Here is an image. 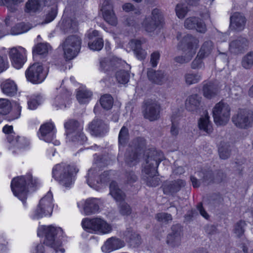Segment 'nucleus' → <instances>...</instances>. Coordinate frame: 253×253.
Wrapping results in <instances>:
<instances>
[{
    "mask_svg": "<svg viewBox=\"0 0 253 253\" xmlns=\"http://www.w3.org/2000/svg\"><path fill=\"white\" fill-rule=\"evenodd\" d=\"M37 185L36 180L33 179L31 174H28L13 178L11 182V188L14 196L25 204L29 192V189L35 191Z\"/></svg>",
    "mask_w": 253,
    "mask_h": 253,
    "instance_id": "obj_1",
    "label": "nucleus"
},
{
    "mask_svg": "<svg viewBox=\"0 0 253 253\" xmlns=\"http://www.w3.org/2000/svg\"><path fill=\"white\" fill-rule=\"evenodd\" d=\"M78 171L74 166L61 163L56 165L52 169V177L65 187H70L74 182V174Z\"/></svg>",
    "mask_w": 253,
    "mask_h": 253,
    "instance_id": "obj_2",
    "label": "nucleus"
},
{
    "mask_svg": "<svg viewBox=\"0 0 253 253\" xmlns=\"http://www.w3.org/2000/svg\"><path fill=\"white\" fill-rule=\"evenodd\" d=\"M63 231L61 228H57L52 225H43L39 227L38 231V235L40 237H44L43 243L47 246L52 248L56 253L60 251L63 253L65 252L64 249L58 248L61 245V242L58 240V235H61Z\"/></svg>",
    "mask_w": 253,
    "mask_h": 253,
    "instance_id": "obj_3",
    "label": "nucleus"
},
{
    "mask_svg": "<svg viewBox=\"0 0 253 253\" xmlns=\"http://www.w3.org/2000/svg\"><path fill=\"white\" fill-rule=\"evenodd\" d=\"M198 42V40L191 35L184 36L179 44V48L183 51L184 55L175 57L174 61L180 64L188 62L196 52Z\"/></svg>",
    "mask_w": 253,
    "mask_h": 253,
    "instance_id": "obj_4",
    "label": "nucleus"
},
{
    "mask_svg": "<svg viewBox=\"0 0 253 253\" xmlns=\"http://www.w3.org/2000/svg\"><path fill=\"white\" fill-rule=\"evenodd\" d=\"M83 228L88 232L106 234L111 232L112 227L104 219L96 217L93 218H85L82 222Z\"/></svg>",
    "mask_w": 253,
    "mask_h": 253,
    "instance_id": "obj_5",
    "label": "nucleus"
},
{
    "mask_svg": "<svg viewBox=\"0 0 253 253\" xmlns=\"http://www.w3.org/2000/svg\"><path fill=\"white\" fill-rule=\"evenodd\" d=\"M110 193L118 202L120 213L123 216H129L132 213V209L127 203L125 201V194L119 188L117 183L113 181L110 184Z\"/></svg>",
    "mask_w": 253,
    "mask_h": 253,
    "instance_id": "obj_6",
    "label": "nucleus"
},
{
    "mask_svg": "<svg viewBox=\"0 0 253 253\" xmlns=\"http://www.w3.org/2000/svg\"><path fill=\"white\" fill-rule=\"evenodd\" d=\"M81 44L82 40L77 35L69 36L65 40L62 45L66 60H71L77 56L80 51Z\"/></svg>",
    "mask_w": 253,
    "mask_h": 253,
    "instance_id": "obj_7",
    "label": "nucleus"
},
{
    "mask_svg": "<svg viewBox=\"0 0 253 253\" xmlns=\"http://www.w3.org/2000/svg\"><path fill=\"white\" fill-rule=\"evenodd\" d=\"M145 155L146 158L144 165V172L145 173H150L151 172L153 174L157 173V168L163 160V153L154 149H150L148 150Z\"/></svg>",
    "mask_w": 253,
    "mask_h": 253,
    "instance_id": "obj_8",
    "label": "nucleus"
},
{
    "mask_svg": "<svg viewBox=\"0 0 253 253\" xmlns=\"http://www.w3.org/2000/svg\"><path fill=\"white\" fill-rule=\"evenodd\" d=\"M230 108L227 103L220 102L217 103L212 110L214 123L217 125H225L229 120Z\"/></svg>",
    "mask_w": 253,
    "mask_h": 253,
    "instance_id": "obj_9",
    "label": "nucleus"
},
{
    "mask_svg": "<svg viewBox=\"0 0 253 253\" xmlns=\"http://www.w3.org/2000/svg\"><path fill=\"white\" fill-rule=\"evenodd\" d=\"M99 169L96 167L90 168L86 176V181L88 185L96 190H98L101 187L102 183H105L109 179V173L104 171L98 175V172Z\"/></svg>",
    "mask_w": 253,
    "mask_h": 253,
    "instance_id": "obj_10",
    "label": "nucleus"
},
{
    "mask_svg": "<svg viewBox=\"0 0 253 253\" xmlns=\"http://www.w3.org/2000/svg\"><path fill=\"white\" fill-rule=\"evenodd\" d=\"M142 113L144 118L150 121H155L160 117V104L156 101L147 99L144 101Z\"/></svg>",
    "mask_w": 253,
    "mask_h": 253,
    "instance_id": "obj_11",
    "label": "nucleus"
},
{
    "mask_svg": "<svg viewBox=\"0 0 253 253\" xmlns=\"http://www.w3.org/2000/svg\"><path fill=\"white\" fill-rule=\"evenodd\" d=\"M52 201V193L48 192L44 197L41 199L35 211L34 217L38 219L48 215H51L53 209Z\"/></svg>",
    "mask_w": 253,
    "mask_h": 253,
    "instance_id": "obj_12",
    "label": "nucleus"
},
{
    "mask_svg": "<svg viewBox=\"0 0 253 253\" xmlns=\"http://www.w3.org/2000/svg\"><path fill=\"white\" fill-rule=\"evenodd\" d=\"M66 129V136L69 141H76L74 133L80 137V141H86L87 138L83 133V126L77 121L70 120L64 124Z\"/></svg>",
    "mask_w": 253,
    "mask_h": 253,
    "instance_id": "obj_13",
    "label": "nucleus"
},
{
    "mask_svg": "<svg viewBox=\"0 0 253 253\" xmlns=\"http://www.w3.org/2000/svg\"><path fill=\"white\" fill-rule=\"evenodd\" d=\"M25 74L27 80L33 84L42 83L46 76V73L43 72L42 66L39 63L30 66Z\"/></svg>",
    "mask_w": 253,
    "mask_h": 253,
    "instance_id": "obj_14",
    "label": "nucleus"
},
{
    "mask_svg": "<svg viewBox=\"0 0 253 253\" xmlns=\"http://www.w3.org/2000/svg\"><path fill=\"white\" fill-rule=\"evenodd\" d=\"M253 113L251 111L245 109H240L232 118L233 124L240 128H247L251 126L252 121Z\"/></svg>",
    "mask_w": 253,
    "mask_h": 253,
    "instance_id": "obj_15",
    "label": "nucleus"
},
{
    "mask_svg": "<svg viewBox=\"0 0 253 253\" xmlns=\"http://www.w3.org/2000/svg\"><path fill=\"white\" fill-rule=\"evenodd\" d=\"M249 46V41L247 39L243 37L230 41L229 43V51L233 54L238 55L245 52Z\"/></svg>",
    "mask_w": 253,
    "mask_h": 253,
    "instance_id": "obj_16",
    "label": "nucleus"
},
{
    "mask_svg": "<svg viewBox=\"0 0 253 253\" xmlns=\"http://www.w3.org/2000/svg\"><path fill=\"white\" fill-rule=\"evenodd\" d=\"M202 97L197 94L189 96L185 101L186 109L193 114L201 113Z\"/></svg>",
    "mask_w": 253,
    "mask_h": 253,
    "instance_id": "obj_17",
    "label": "nucleus"
},
{
    "mask_svg": "<svg viewBox=\"0 0 253 253\" xmlns=\"http://www.w3.org/2000/svg\"><path fill=\"white\" fill-rule=\"evenodd\" d=\"M112 8L113 6L110 0H105L101 8L103 17L105 20L109 24L115 26L117 24V20Z\"/></svg>",
    "mask_w": 253,
    "mask_h": 253,
    "instance_id": "obj_18",
    "label": "nucleus"
},
{
    "mask_svg": "<svg viewBox=\"0 0 253 253\" xmlns=\"http://www.w3.org/2000/svg\"><path fill=\"white\" fill-rule=\"evenodd\" d=\"M147 76L151 82L159 85L165 84L169 79V75L164 71H155L152 69L148 70Z\"/></svg>",
    "mask_w": 253,
    "mask_h": 253,
    "instance_id": "obj_19",
    "label": "nucleus"
},
{
    "mask_svg": "<svg viewBox=\"0 0 253 253\" xmlns=\"http://www.w3.org/2000/svg\"><path fill=\"white\" fill-rule=\"evenodd\" d=\"M125 246V243L119 238L112 237L108 239L101 247V250L105 253H110Z\"/></svg>",
    "mask_w": 253,
    "mask_h": 253,
    "instance_id": "obj_20",
    "label": "nucleus"
},
{
    "mask_svg": "<svg viewBox=\"0 0 253 253\" xmlns=\"http://www.w3.org/2000/svg\"><path fill=\"white\" fill-rule=\"evenodd\" d=\"M184 26L187 29H196L201 33H205L207 31L205 24L199 18L196 17L187 18L185 20Z\"/></svg>",
    "mask_w": 253,
    "mask_h": 253,
    "instance_id": "obj_21",
    "label": "nucleus"
},
{
    "mask_svg": "<svg viewBox=\"0 0 253 253\" xmlns=\"http://www.w3.org/2000/svg\"><path fill=\"white\" fill-rule=\"evenodd\" d=\"M9 56L14 67L16 69L21 68L26 60L25 55L16 47L10 49Z\"/></svg>",
    "mask_w": 253,
    "mask_h": 253,
    "instance_id": "obj_22",
    "label": "nucleus"
},
{
    "mask_svg": "<svg viewBox=\"0 0 253 253\" xmlns=\"http://www.w3.org/2000/svg\"><path fill=\"white\" fill-rule=\"evenodd\" d=\"M186 182L182 179H177L165 183L163 186V192L166 195L177 193L185 186Z\"/></svg>",
    "mask_w": 253,
    "mask_h": 253,
    "instance_id": "obj_23",
    "label": "nucleus"
},
{
    "mask_svg": "<svg viewBox=\"0 0 253 253\" xmlns=\"http://www.w3.org/2000/svg\"><path fill=\"white\" fill-rule=\"evenodd\" d=\"M54 126L51 123H46L41 126L39 137L40 139L50 142L53 139L54 131Z\"/></svg>",
    "mask_w": 253,
    "mask_h": 253,
    "instance_id": "obj_24",
    "label": "nucleus"
},
{
    "mask_svg": "<svg viewBox=\"0 0 253 253\" xmlns=\"http://www.w3.org/2000/svg\"><path fill=\"white\" fill-rule=\"evenodd\" d=\"M89 128L92 135L97 136L106 133L108 126L102 120L96 119L89 124Z\"/></svg>",
    "mask_w": 253,
    "mask_h": 253,
    "instance_id": "obj_25",
    "label": "nucleus"
},
{
    "mask_svg": "<svg viewBox=\"0 0 253 253\" xmlns=\"http://www.w3.org/2000/svg\"><path fill=\"white\" fill-rule=\"evenodd\" d=\"M44 5V0H28L25 4V12L33 15L40 11Z\"/></svg>",
    "mask_w": 253,
    "mask_h": 253,
    "instance_id": "obj_26",
    "label": "nucleus"
},
{
    "mask_svg": "<svg viewBox=\"0 0 253 253\" xmlns=\"http://www.w3.org/2000/svg\"><path fill=\"white\" fill-rule=\"evenodd\" d=\"M120 64L118 58L115 57H106L100 62V67L104 72H110L115 70Z\"/></svg>",
    "mask_w": 253,
    "mask_h": 253,
    "instance_id": "obj_27",
    "label": "nucleus"
},
{
    "mask_svg": "<svg viewBox=\"0 0 253 253\" xmlns=\"http://www.w3.org/2000/svg\"><path fill=\"white\" fill-rule=\"evenodd\" d=\"M127 47L132 49L136 57L139 60L144 59L146 56L147 53L145 50L141 48V42L140 40L133 39L130 41L127 44Z\"/></svg>",
    "mask_w": 253,
    "mask_h": 253,
    "instance_id": "obj_28",
    "label": "nucleus"
},
{
    "mask_svg": "<svg viewBox=\"0 0 253 253\" xmlns=\"http://www.w3.org/2000/svg\"><path fill=\"white\" fill-rule=\"evenodd\" d=\"M246 22L245 17L241 13L236 12L230 17V28L240 31L244 29Z\"/></svg>",
    "mask_w": 253,
    "mask_h": 253,
    "instance_id": "obj_29",
    "label": "nucleus"
},
{
    "mask_svg": "<svg viewBox=\"0 0 253 253\" xmlns=\"http://www.w3.org/2000/svg\"><path fill=\"white\" fill-rule=\"evenodd\" d=\"M219 86L216 83L208 82L205 84L203 87L204 96L211 99L215 96L218 93Z\"/></svg>",
    "mask_w": 253,
    "mask_h": 253,
    "instance_id": "obj_30",
    "label": "nucleus"
},
{
    "mask_svg": "<svg viewBox=\"0 0 253 253\" xmlns=\"http://www.w3.org/2000/svg\"><path fill=\"white\" fill-rule=\"evenodd\" d=\"M78 23L76 20L67 18L63 19L60 29L65 34H71L78 31Z\"/></svg>",
    "mask_w": 253,
    "mask_h": 253,
    "instance_id": "obj_31",
    "label": "nucleus"
},
{
    "mask_svg": "<svg viewBox=\"0 0 253 253\" xmlns=\"http://www.w3.org/2000/svg\"><path fill=\"white\" fill-rule=\"evenodd\" d=\"M99 200L96 198L87 199L85 201L84 211L86 215L95 213L99 211Z\"/></svg>",
    "mask_w": 253,
    "mask_h": 253,
    "instance_id": "obj_32",
    "label": "nucleus"
},
{
    "mask_svg": "<svg viewBox=\"0 0 253 253\" xmlns=\"http://www.w3.org/2000/svg\"><path fill=\"white\" fill-rule=\"evenodd\" d=\"M204 114L205 116H202L198 121V126L201 130L210 134L213 130L212 125L210 121V117L206 111L204 112Z\"/></svg>",
    "mask_w": 253,
    "mask_h": 253,
    "instance_id": "obj_33",
    "label": "nucleus"
},
{
    "mask_svg": "<svg viewBox=\"0 0 253 253\" xmlns=\"http://www.w3.org/2000/svg\"><path fill=\"white\" fill-rule=\"evenodd\" d=\"M1 87L3 93L8 96H13L17 93V85L14 81L10 79L3 82L1 84Z\"/></svg>",
    "mask_w": 253,
    "mask_h": 253,
    "instance_id": "obj_34",
    "label": "nucleus"
},
{
    "mask_svg": "<svg viewBox=\"0 0 253 253\" xmlns=\"http://www.w3.org/2000/svg\"><path fill=\"white\" fill-rule=\"evenodd\" d=\"M111 159L108 153H104L102 155L95 154L94 157L93 167H98V169L103 168L109 165Z\"/></svg>",
    "mask_w": 253,
    "mask_h": 253,
    "instance_id": "obj_35",
    "label": "nucleus"
},
{
    "mask_svg": "<svg viewBox=\"0 0 253 253\" xmlns=\"http://www.w3.org/2000/svg\"><path fill=\"white\" fill-rule=\"evenodd\" d=\"M141 154L131 149H128L125 155V162L126 164L132 167L136 165L139 162V156Z\"/></svg>",
    "mask_w": 253,
    "mask_h": 253,
    "instance_id": "obj_36",
    "label": "nucleus"
},
{
    "mask_svg": "<svg viewBox=\"0 0 253 253\" xmlns=\"http://www.w3.org/2000/svg\"><path fill=\"white\" fill-rule=\"evenodd\" d=\"M231 152V145L229 142H220L218 146V153L221 159L226 160L229 158Z\"/></svg>",
    "mask_w": 253,
    "mask_h": 253,
    "instance_id": "obj_37",
    "label": "nucleus"
},
{
    "mask_svg": "<svg viewBox=\"0 0 253 253\" xmlns=\"http://www.w3.org/2000/svg\"><path fill=\"white\" fill-rule=\"evenodd\" d=\"M125 235L130 246L133 248L138 247L141 244L140 236L135 233H132V230L128 229L125 231Z\"/></svg>",
    "mask_w": 253,
    "mask_h": 253,
    "instance_id": "obj_38",
    "label": "nucleus"
},
{
    "mask_svg": "<svg viewBox=\"0 0 253 253\" xmlns=\"http://www.w3.org/2000/svg\"><path fill=\"white\" fill-rule=\"evenodd\" d=\"M196 174L199 177V180H201L206 184H209L213 180V174L211 170L202 169L201 170L197 171Z\"/></svg>",
    "mask_w": 253,
    "mask_h": 253,
    "instance_id": "obj_39",
    "label": "nucleus"
},
{
    "mask_svg": "<svg viewBox=\"0 0 253 253\" xmlns=\"http://www.w3.org/2000/svg\"><path fill=\"white\" fill-rule=\"evenodd\" d=\"M146 146V142L145 139L143 137H137L132 141L130 149L141 154L142 151L145 148Z\"/></svg>",
    "mask_w": 253,
    "mask_h": 253,
    "instance_id": "obj_40",
    "label": "nucleus"
},
{
    "mask_svg": "<svg viewBox=\"0 0 253 253\" xmlns=\"http://www.w3.org/2000/svg\"><path fill=\"white\" fill-rule=\"evenodd\" d=\"M213 48V42L210 40L207 41L203 43L198 53L199 56L206 58L211 54Z\"/></svg>",
    "mask_w": 253,
    "mask_h": 253,
    "instance_id": "obj_41",
    "label": "nucleus"
},
{
    "mask_svg": "<svg viewBox=\"0 0 253 253\" xmlns=\"http://www.w3.org/2000/svg\"><path fill=\"white\" fill-rule=\"evenodd\" d=\"M138 180V177L132 170H126L124 173V183L130 186H134Z\"/></svg>",
    "mask_w": 253,
    "mask_h": 253,
    "instance_id": "obj_42",
    "label": "nucleus"
},
{
    "mask_svg": "<svg viewBox=\"0 0 253 253\" xmlns=\"http://www.w3.org/2000/svg\"><path fill=\"white\" fill-rule=\"evenodd\" d=\"M31 27L30 24L21 22L13 26L10 32L12 35L21 34L27 32L31 29Z\"/></svg>",
    "mask_w": 253,
    "mask_h": 253,
    "instance_id": "obj_43",
    "label": "nucleus"
},
{
    "mask_svg": "<svg viewBox=\"0 0 253 253\" xmlns=\"http://www.w3.org/2000/svg\"><path fill=\"white\" fill-rule=\"evenodd\" d=\"M23 0H0V5H5L11 12H15L17 10L18 5Z\"/></svg>",
    "mask_w": 253,
    "mask_h": 253,
    "instance_id": "obj_44",
    "label": "nucleus"
},
{
    "mask_svg": "<svg viewBox=\"0 0 253 253\" xmlns=\"http://www.w3.org/2000/svg\"><path fill=\"white\" fill-rule=\"evenodd\" d=\"M7 139L8 142L11 144V147H14L18 148H21L24 146L22 143L23 138H21L18 135H15V134H9L7 135Z\"/></svg>",
    "mask_w": 253,
    "mask_h": 253,
    "instance_id": "obj_45",
    "label": "nucleus"
},
{
    "mask_svg": "<svg viewBox=\"0 0 253 253\" xmlns=\"http://www.w3.org/2000/svg\"><path fill=\"white\" fill-rule=\"evenodd\" d=\"M50 46L46 43H40L35 46L33 50V56L46 55Z\"/></svg>",
    "mask_w": 253,
    "mask_h": 253,
    "instance_id": "obj_46",
    "label": "nucleus"
},
{
    "mask_svg": "<svg viewBox=\"0 0 253 253\" xmlns=\"http://www.w3.org/2000/svg\"><path fill=\"white\" fill-rule=\"evenodd\" d=\"M247 223L244 220H240L234 225L233 231L238 238L242 237L245 231Z\"/></svg>",
    "mask_w": 253,
    "mask_h": 253,
    "instance_id": "obj_47",
    "label": "nucleus"
},
{
    "mask_svg": "<svg viewBox=\"0 0 253 253\" xmlns=\"http://www.w3.org/2000/svg\"><path fill=\"white\" fill-rule=\"evenodd\" d=\"M92 93L86 89H79L77 93V98L80 103H85L91 97Z\"/></svg>",
    "mask_w": 253,
    "mask_h": 253,
    "instance_id": "obj_48",
    "label": "nucleus"
},
{
    "mask_svg": "<svg viewBox=\"0 0 253 253\" xmlns=\"http://www.w3.org/2000/svg\"><path fill=\"white\" fill-rule=\"evenodd\" d=\"M186 84L191 85L199 83L201 80V76L199 73H187L184 76Z\"/></svg>",
    "mask_w": 253,
    "mask_h": 253,
    "instance_id": "obj_49",
    "label": "nucleus"
},
{
    "mask_svg": "<svg viewBox=\"0 0 253 253\" xmlns=\"http://www.w3.org/2000/svg\"><path fill=\"white\" fill-rule=\"evenodd\" d=\"M119 143L120 145L125 146L129 140V132L128 128L124 126L122 127L119 134Z\"/></svg>",
    "mask_w": 253,
    "mask_h": 253,
    "instance_id": "obj_50",
    "label": "nucleus"
},
{
    "mask_svg": "<svg viewBox=\"0 0 253 253\" xmlns=\"http://www.w3.org/2000/svg\"><path fill=\"white\" fill-rule=\"evenodd\" d=\"M100 103L102 108L108 110L113 106V99L110 95L105 94L101 97Z\"/></svg>",
    "mask_w": 253,
    "mask_h": 253,
    "instance_id": "obj_51",
    "label": "nucleus"
},
{
    "mask_svg": "<svg viewBox=\"0 0 253 253\" xmlns=\"http://www.w3.org/2000/svg\"><path fill=\"white\" fill-rule=\"evenodd\" d=\"M11 109V103L8 100L0 99V115H6L9 113Z\"/></svg>",
    "mask_w": 253,
    "mask_h": 253,
    "instance_id": "obj_52",
    "label": "nucleus"
},
{
    "mask_svg": "<svg viewBox=\"0 0 253 253\" xmlns=\"http://www.w3.org/2000/svg\"><path fill=\"white\" fill-rule=\"evenodd\" d=\"M88 45L91 50L99 51L103 47L104 42L101 38H95L92 41L88 42Z\"/></svg>",
    "mask_w": 253,
    "mask_h": 253,
    "instance_id": "obj_53",
    "label": "nucleus"
},
{
    "mask_svg": "<svg viewBox=\"0 0 253 253\" xmlns=\"http://www.w3.org/2000/svg\"><path fill=\"white\" fill-rule=\"evenodd\" d=\"M156 173H154L153 174L151 172H150V173H145V181L148 186L156 187L159 184L160 179L156 176Z\"/></svg>",
    "mask_w": 253,
    "mask_h": 253,
    "instance_id": "obj_54",
    "label": "nucleus"
},
{
    "mask_svg": "<svg viewBox=\"0 0 253 253\" xmlns=\"http://www.w3.org/2000/svg\"><path fill=\"white\" fill-rule=\"evenodd\" d=\"M116 78L119 83L126 84L129 81V74L126 71L120 70L116 72Z\"/></svg>",
    "mask_w": 253,
    "mask_h": 253,
    "instance_id": "obj_55",
    "label": "nucleus"
},
{
    "mask_svg": "<svg viewBox=\"0 0 253 253\" xmlns=\"http://www.w3.org/2000/svg\"><path fill=\"white\" fill-rule=\"evenodd\" d=\"M242 66L247 69H250L253 65V52H250L245 55L242 60Z\"/></svg>",
    "mask_w": 253,
    "mask_h": 253,
    "instance_id": "obj_56",
    "label": "nucleus"
},
{
    "mask_svg": "<svg viewBox=\"0 0 253 253\" xmlns=\"http://www.w3.org/2000/svg\"><path fill=\"white\" fill-rule=\"evenodd\" d=\"M144 23L145 30L148 32L154 31L160 25L157 23V22H155L150 18H146Z\"/></svg>",
    "mask_w": 253,
    "mask_h": 253,
    "instance_id": "obj_57",
    "label": "nucleus"
},
{
    "mask_svg": "<svg viewBox=\"0 0 253 253\" xmlns=\"http://www.w3.org/2000/svg\"><path fill=\"white\" fill-rule=\"evenodd\" d=\"M188 11V9L187 7L185 6L183 4L178 3L176 5L175 12L178 18L181 19L183 18Z\"/></svg>",
    "mask_w": 253,
    "mask_h": 253,
    "instance_id": "obj_58",
    "label": "nucleus"
},
{
    "mask_svg": "<svg viewBox=\"0 0 253 253\" xmlns=\"http://www.w3.org/2000/svg\"><path fill=\"white\" fill-rule=\"evenodd\" d=\"M180 241L181 237L179 236L173 235L169 233L168 235L167 243L172 247L178 246L180 244Z\"/></svg>",
    "mask_w": 253,
    "mask_h": 253,
    "instance_id": "obj_59",
    "label": "nucleus"
},
{
    "mask_svg": "<svg viewBox=\"0 0 253 253\" xmlns=\"http://www.w3.org/2000/svg\"><path fill=\"white\" fill-rule=\"evenodd\" d=\"M205 57L199 56V54L198 53L195 59L191 63V68L193 69H199L204 67V63L203 62V59Z\"/></svg>",
    "mask_w": 253,
    "mask_h": 253,
    "instance_id": "obj_60",
    "label": "nucleus"
},
{
    "mask_svg": "<svg viewBox=\"0 0 253 253\" xmlns=\"http://www.w3.org/2000/svg\"><path fill=\"white\" fill-rule=\"evenodd\" d=\"M223 199L220 196L217 194L212 195L210 199V203L215 208L219 207V206L222 203Z\"/></svg>",
    "mask_w": 253,
    "mask_h": 253,
    "instance_id": "obj_61",
    "label": "nucleus"
},
{
    "mask_svg": "<svg viewBox=\"0 0 253 253\" xmlns=\"http://www.w3.org/2000/svg\"><path fill=\"white\" fill-rule=\"evenodd\" d=\"M57 7L56 6L52 7L47 14L45 17L44 23H47L52 21L56 16L57 15Z\"/></svg>",
    "mask_w": 253,
    "mask_h": 253,
    "instance_id": "obj_62",
    "label": "nucleus"
},
{
    "mask_svg": "<svg viewBox=\"0 0 253 253\" xmlns=\"http://www.w3.org/2000/svg\"><path fill=\"white\" fill-rule=\"evenodd\" d=\"M156 217L159 221L162 222H168L172 219L170 214L165 212L158 213Z\"/></svg>",
    "mask_w": 253,
    "mask_h": 253,
    "instance_id": "obj_63",
    "label": "nucleus"
},
{
    "mask_svg": "<svg viewBox=\"0 0 253 253\" xmlns=\"http://www.w3.org/2000/svg\"><path fill=\"white\" fill-rule=\"evenodd\" d=\"M182 231V227L179 224H176L173 225L171 227V232L169 234H171L173 235L179 236V237L181 236V233Z\"/></svg>",
    "mask_w": 253,
    "mask_h": 253,
    "instance_id": "obj_64",
    "label": "nucleus"
}]
</instances>
